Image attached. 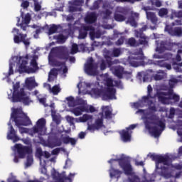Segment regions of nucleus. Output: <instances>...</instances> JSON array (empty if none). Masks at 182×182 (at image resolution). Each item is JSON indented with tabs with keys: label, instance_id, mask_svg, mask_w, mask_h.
Instances as JSON below:
<instances>
[{
	"label": "nucleus",
	"instance_id": "34",
	"mask_svg": "<svg viewBox=\"0 0 182 182\" xmlns=\"http://www.w3.org/2000/svg\"><path fill=\"white\" fill-rule=\"evenodd\" d=\"M146 18L149 21H151L152 23H157V16L153 12H146Z\"/></svg>",
	"mask_w": 182,
	"mask_h": 182
},
{
	"label": "nucleus",
	"instance_id": "8",
	"mask_svg": "<svg viewBox=\"0 0 182 182\" xmlns=\"http://www.w3.org/2000/svg\"><path fill=\"white\" fill-rule=\"evenodd\" d=\"M13 32H16L17 35H14V43H21L22 42L26 48L31 45L29 38H27L28 35L19 33V29L14 28Z\"/></svg>",
	"mask_w": 182,
	"mask_h": 182
},
{
	"label": "nucleus",
	"instance_id": "35",
	"mask_svg": "<svg viewBox=\"0 0 182 182\" xmlns=\"http://www.w3.org/2000/svg\"><path fill=\"white\" fill-rule=\"evenodd\" d=\"M156 65L161 68H166L168 70H171V64H168L166 60H158L156 61Z\"/></svg>",
	"mask_w": 182,
	"mask_h": 182
},
{
	"label": "nucleus",
	"instance_id": "42",
	"mask_svg": "<svg viewBox=\"0 0 182 182\" xmlns=\"http://www.w3.org/2000/svg\"><path fill=\"white\" fill-rule=\"evenodd\" d=\"M94 125H95V127H97V130H100V129H102V127H103V119H97Z\"/></svg>",
	"mask_w": 182,
	"mask_h": 182
},
{
	"label": "nucleus",
	"instance_id": "32",
	"mask_svg": "<svg viewBox=\"0 0 182 182\" xmlns=\"http://www.w3.org/2000/svg\"><path fill=\"white\" fill-rule=\"evenodd\" d=\"M21 18H23L22 23H25V25H29L31 22V19L32 16H31V14L27 13L26 15L23 11L21 12Z\"/></svg>",
	"mask_w": 182,
	"mask_h": 182
},
{
	"label": "nucleus",
	"instance_id": "45",
	"mask_svg": "<svg viewBox=\"0 0 182 182\" xmlns=\"http://www.w3.org/2000/svg\"><path fill=\"white\" fill-rule=\"evenodd\" d=\"M54 39H56L59 43H65L66 42V37L63 34L54 36Z\"/></svg>",
	"mask_w": 182,
	"mask_h": 182
},
{
	"label": "nucleus",
	"instance_id": "54",
	"mask_svg": "<svg viewBox=\"0 0 182 182\" xmlns=\"http://www.w3.org/2000/svg\"><path fill=\"white\" fill-rule=\"evenodd\" d=\"M92 93L95 96H102V95L103 94V91L98 88H94L92 89Z\"/></svg>",
	"mask_w": 182,
	"mask_h": 182
},
{
	"label": "nucleus",
	"instance_id": "10",
	"mask_svg": "<svg viewBox=\"0 0 182 182\" xmlns=\"http://www.w3.org/2000/svg\"><path fill=\"white\" fill-rule=\"evenodd\" d=\"M85 70L90 76L97 75V64L93 63V58H91L85 64Z\"/></svg>",
	"mask_w": 182,
	"mask_h": 182
},
{
	"label": "nucleus",
	"instance_id": "15",
	"mask_svg": "<svg viewBox=\"0 0 182 182\" xmlns=\"http://www.w3.org/2000/svg\"><path fill=\"white\" fill-rule=\"evenodd\" d=\"M166 32H168L171 36H182V27H173L166 25L165 27Z\"/></svg>",
	"mask_w": 182,
	"mask_h": 182
},
{
	"label": "nucleus",
	"instance_id": "33",
	"mask_svg": "<svg viewBox=\"0 0 182 182\" xmlns=\"http://www.w3.org/2000/svg\"><path fill=\"white\" fill-rule=\"evenodd\" d=\"M60 28V25L53 24L50 26L48 31V35H53V33H58V30Z\"/></svg>",
	"mask_w": 182,
	"mask_h": 182
},
{
	"label": "nucleus",
	"instance_id": "16",
	"mask_svg": "<svg viewBox=\"0 0 182 182\" xmlns=\"http://www.w3.org/2000/svg\"><path fill=\"white\" fill-rule=\"evenodd\" d=\"M103 100H113L116 99V89L113 87H107L106 92L102 95Z\"/></svg>",
	"mask_w": 182,
	"mask_h": 182
},
{
	"label": "nucleus",
	"instance_id": "9",
	"mask_svg": "<svg viewBox=\"0 0 182 182\" xmlns=\"http://www.w3.org/2000/svg\"><path fill=\"white\" fill-rule=\"evenodd\" d=\"M105 58L106 60H101V63L100 65V68L101 70H105L107 68H112L113 65H118V63H120V60L115 59L114 60H112V57L110 55H105Z\"/></svg>",
	"mask_w": 182,
	"mask_h": 182
},
{
	"label": "nucleus",
	"instance_id": "48",
	"mask_svg": "<svg viewBox=\"0 0 182 182\" xmlns=\"http://www.w3.org/2000/svg\"><path fill=\"white\" fill-rule=\"evenodd\" d=\"M31 65L32 66V69L34 70V73L36 72V70H39V67L38 66V63L36 62V59L33 58L31 61Z\"/></svg>",
	"mask_w": 182,
	"mask_h": 182
},
{
	"label": "nucleus",
	"instance_id": "58",
	"mask_svg": "<svg viewBox=\"0 0 182 182\" xmlns=\"http://www.w3.org/2000/svg\"><path fill=\"white\" fill-rule=\"evenodd\" d=\"M36 154L38 159H41L42 156H43V151H42V149L38 148L36 149Z\"/></svg>",
	"mask_w": 182,
	"mask_h": 182
},
{
	"label": "nucleus",
	"instance_id": "39",
	"mask_svg": "<svg viewBox=\"0 0 182 182\" xmlns=\"http://www.w3.org/2000/svg\"><path fill=\"white\" fill-rule=\"evenodd\" d=\"M158 15L160 18H166V16L168 15V9L166 8H161L159 10Z\"/></svg>",
	"mask_w": 182,
	"mask_h": 182
},
{
	"label": "nucleus",
	"instance_id": "62",
	"mask_svg": "<svg viewBox=\"0 0 182 182\" xmlns=\"http://www.w3.org/2000/svg\"><path fill=\"white\" fill-rule=\"evenodd\" d=\"M66 120L68 123H70V124H74L75 118H73L70 116H67L66 117Z\"/></svg>",
	"mask_w": 182,
	"mask_h": 182
},
{
	"label": "nucleus",
	"instance_id": "19",
	"mask_svg": "<svg viewBox=\"0 0 182 182\" xmlns=\"http://www.w3.org/2000/svg\"><path fill=\"white\" fill-rule=\"evenodd\" d=\"M153 99V97L151 95L149 96H144L141 99V103H144L145 105H147L149 106V110H151V112H157V108H156V105H153V100H150Z\"/></svg>",
	"mask_w": 182,
	"mask_h": 182
},
{
	"label": "nucleus",
	"instance_id": "57",
	"mask_svg": "<svg viewBox=\"0 0 182 182\" xmlns=\"http://www.w3.org/2000/svg\"><path fill=\"white\" fill-rule=\"evenodd\" d=\"M54 65L57 67H60V66H65L66 65V61H58V60H54L53 61Z\"/></svg>",
	"mask_w": 182,
	"mask_h": 182
},
{
	"label": "nucleus",
	"instance_id": "20",
	"mask_svg": "<svg viewBox=\"0 0 182 182\" xmlns=\"http://www.w3.org/2000/svg\"><path fill=\"white\" fill-rule=\"evenodd\" d=\"M95 28L92 26H83L79 31V39H85L87 36V32L94 31Z\"/></svg>",
	"mask_w": 182,
	"mask_h": 182
},
{
	"label": "nucleus",
	"instance_id": "41",
	"mask_svg": "<svg viewBox=\"0 0 182 182\" xmlns=\"http://www.w3.org/2000/svg\"><path fill=\"white\" fill-rule=\"evenodd\" d=\"M52 76H58V70L56 68H53L50 70L48 74V82H52L53 80V78H52Z\"/></svg>",
	"mask_w": 182,
	"mask_h": 182
},
{
	"label": "nucleus",
	"instance_id": "64",
	"mask_svg": "<svg viewBox=\"0 0 182 182\" xmlns=\"http://www.w3.org/2000/svg\"><path fill=\"white\" fill-rule=\"evenodd\" d=\"M107 87H113V80L108 78L107 80Z\"/></svg>",
	"mask_w": 182,
	"mask_h": 182
},
{
	"label": "nucleus",
	"instance_id": "30",
	"mask_svg": "<svg viewBox=\"0 0 182 182\" xmlns=\"http://www.w3.org/2000/svg\"><path fill=\"white\" fill-rule=\"evenodd\" d=\"M62 141H63V143L64 144H70L71 146H75L76 145V143H77V140L75 138H71L70 136H64L62 138Z\"/></svg>",
	"mask_w": 182,
	"mask_h": 182
},
{
	"label": "nucleus",
	"instance_id": "1",
	"mask_svg": "<svg viewBox=\"0 0 182 182\" xmlns=\"http://www.w3.org/2000/svg\"><path fill=\"white\" fill-rule=\"evenodd\" d=\"M142 120H144L145 129L149 130L154 137H160L161 132L166 129V123L160 119V117L153 111L144 112L142 116Z\"/></svg>",
	"mask_w": 182,
	"mask_h": 182
},
{
	"label": "nucleus",
	"instance_id": "40",
	"mask_svg": "<svg viewBox=\"0 0 182 182\" xmlns=\"http://www.w3.org/2000/svg\"><path fill=\"white\" fill-rule=\"evenodd\" d=\"M171 19H174V18H178V19L182 18V11H172L171 14Z\"/></svg>",
	"mask_w": 182,
	"mask_h": 182
},
{
	"label": "nucleus",
	"instance_id": "61",
	"mask_svg": "<svg viewBox=\"0 0 182 182\" xmlns=\"http://www.w3.org/2000/svg\"><path fill=\"white\" fill-rule=\"evenodd\" d=\"M87 130H90V132H93L95 130H97V128L95 127V124H92L91 125H88Z\"/></svg>",
	"mask_w": 182,
	"mask_h": 182
},
{
	"label": "nucleus",
	"instance_id": "11",
	"mask_svg": "<svg viewBox=\"0 0 182 182\" xmlns=\"http://www.w3.org/2000/svg\"><path fill=\"white\" fill-rule=\"evenodd\" d=\"M114 76L118 79H123V75L127 77L128 79L132 78V72L124 71V68L122 66H115L112 68Z\"/></svg>",
	"mask_w": 182,
	"mask_h": 182
},
{
	"label": "nucleus",
	"instance_id": "52",
	"mask_svg": "<svg viewBox=\"0 0 182 182\" xmlns=\"http://www.w3.org/2000/svg\"><path fill=\"white\" fill-rule=\"evenodd\" d=\"M77 52H79V47L77 46V44L73 43L71 48V53L75 55V53H77Z\"/></svg>",
	"mask_w": 182,
	"mask_h": 182
},
{
	"label": "nucleus",
	"instance_id": "24",
	"mask_svg": "<svg viewBox=\"0 0 182 182\" xmlns=\"http://www.w3.org/2000/svg\"><path fill=\"white\" fill-rule=\"evenodd\" d=\"M25 85L26 87L28 90H32L33 89H35V87H38V83L35 80L32 79V77H28L25 80Z\"/></svg>",
	"mask_w": 182,
	"mask_h": 182
},
{
	"label": "nucleus",
	"instance_id": "63",
	"mask_svg": "<svg viewBox=\"0 0 182 182\" xmlns=\"http://www.w3.org/2000/svg\"><path fill=\"white\" fill-rule=\"evenodd\" d=\"M178 82V80L176 78H171V80H169V85L171 87H173V86H174V83H177Z\"/></svg>",
	"mask_w": 182,
	"mask_h": 182
},
{
	"label": "nucleus",
	"instance_id": "13",
	"mask_svg": "<svg viewBox=\"0 0 182 182\" xmlns=\"http://www.w3.org/2000/svg\"><path fill=\"white\" fill-rule=\"evenodd\" d=\"M19 62L21 63L18 67L19 73H35V70L31 67L26 66L28 60L22 57H20Z\"/></svg>",
	"mask_w": 182,
	"mask_h": 182
},
{
	"label": "nucleus",
	"instance_id": "3",
	"mask_svg": "<svg viewBox=\"0 0 182 182\" xmlns=\"http://www.w3.org/2000/svg\"><path fill=\"white\" fill-rule=\"evenodd\" d=\"M162 95L164 96L160 95L159 99L164 105H173L171 100H173V103L180 102V96L175 94L171 89L168 90L167 92H162Z\"/></svg>",
	"mask_w": 182,
	"mask_h": 182
},
{
	"label": "nucleus",
	"instance_id": "31",
	"mask_svg": "<svg viewBox=\"0 0 182 182\" xmlns=\"http://www.w3.org/2000/svg\"><path fill=\"white\" fill-rule=\"evenodd\" d=\"M119 134L121 135L123 141H130V139H132V135L127 129L122 130L121 132H119Z\"/></svg>",
	"mask_w": 182,
	"mask_h": 182
},
{
	"label": "nucleus",
	"instance_id": "55",
	"mask_svg": "<svg viewBox=\"0 0 182 182\" xmlns=\"http://www.w3.org/2000/svg\"><path fill=\"white\" fill-rule=\"evenodd\" d=\"M151 5H153V6H156V8H160V6H161L162 5L161 1H160V0H151Z\"/></svg>",
	"mask_w": 182,
	"mask_h": 182
},
{
	"label": "nucleus",
	"instance_id": "36",
	"mask_svg": "<svg viewBox=\"0 0 182 182\" xmlns=\"http://www.w3.org/2000/svg\"><path fill=\"white\" fill-rule=\"evenodd\" d=\"M156 73L157 74L154 76V80H163V79H164V76H166L164 71L159 70Z\"/></svg>",
	"mask_w": 182,
	"mask_h": 182
},
{
	"label": "nucleus",
	"instance_id": "38",
	"mask_svg": "<svg viewBox=\"0 0 182 182\" xmlns=\"http://www.w3.org/2000/svg\"><path fill=\"white\" fill-rule=\"evenodd\" d=\"M127 45H129L132 48H136L139 46V43H137L136 38L131 37L127 40Z\"/></svg>",
	"mask_w": 182,
	"mask_h": 182
},
{
	"label": "nucleus",
	"instance_id": "37",
	"mask_svg": "<svg viewBox=\"0 0 182 182\" xmlns=\"http://www.w3.org/2000/svg\"><path fill=\"white\" fill-rule=\"evenodd\" d=\"M51 116L54 123H55L57 126H59V124H60V123L62 122V117H60V114H52Z\"/></svg>",
	"mask_w": 182,
	"mask_h": 182
},
{
	"label": "nucleus",
	"instance_id": "59",
	"mask_svg": "<svg viewBox=\"0 0 182 182\" xmlns=\"http://www.w3.org/2000/svg\"><path fill=\"white\" fill-rule=\"evenodd\" d=\"M21 8L23 9H28L29 8V1H23L21 4Z\"/></svg>",
	"mask_w": 182,
	"mask_h": 182
},
{
	"label": "nucleus",
	"instance_id": "27",
	"mask_svg": "<svg viewBox=\"0 0 182 182\" xmlns=\"http://www.w3.org/2000/svg\"><path fill=\"white\" fill-rule=\"evenodd\" d=\"M142 59L143 57L140 55H134L129 58V63L131 66H133V68H138V66H140L139 60H141Z\"/></svg>",
	"mask_w": 182,
	"mask_h": 182
},
{
	"label": "nucleus",
	"instance_id": "21",
	"mask_svg": "<svg viewBox=\"0 0 182 182\" xmlns=\"http://www.w3.org/2000/svg\"><path fill=\"white\" fill-rule=\"evenodd\" d=\"M9 125H10V131L7 135L9 140H13L14 143L19 141V136L16 135V131H15V129H14V127L11 124Z\"/></svg>",
	"mask_w": 182,
	"mask_h": 182
},
{
	"label": "nucleus",
	"instance_id": "12",
	"mask_svg": "<svg viewBox=\"0 0 182 182\" xmlns=\"http://www.w3.org/2000/svg\"><path fill=\"white\" fill-rule=\"evenodd\" d=\"M12 102L14 103H16L18 102H22L25 106H29L31 105V99L28 95H26V92H25V88H21V92L20 95L12 100Z\"/></svg>",
	"mask_w": 182,
	"mask_h": 182
},
{
	"label": "nucleus",
	"instance_id": "28",
	"mask_svg": "<svg viewBox=\"0 0 182 182\" xmlns=\"http://www.w3.org/2000/svg\"><path fill=\"white\" fill-rule=\"evenodd\" d=\"M23 114H25V112H23L22 108H17L13 111L11 117V119H14V122H15V120H17L19 116H23Z\"/></svg>",
	"mask_w": 182,
	"mask_h": 182
},
{
	"label": "nucleus",
	"instance_id": "4",
	"mask_svg": "<svg viewBox=\"0 0 182 182\" xmlns=\"http://www.w3.org/2000/svg\"><path fill=\"white\" fill-rule=\"evenodd\" d=\"M55 55L56 58L60 60H65V62L69 60L70 63H75L76 62V58L74 56H69V53L65 47L55 48Z\"/></svg>",
	"mask_w": 182,
	"mask_h": 182
},
{
	"label": "nucleus",
	"instance_id": "14",
	"mask_svg": "<svg viewBox=\"0 0 182 182\" xmlns=\"http://www.w3.org/2000/svg\"><path fill=\"white\" fill-rule=\"evenodd\" d=\"M16 123V126L19 127V126H29L31 124V119H29V117L26 115V114H24L21 116H19V117L14 121Z\"/></svg>",
	"mask_w": 182,
	"mask_h": 182
},
{
	"label": "nucleus",
	"instance_id": "60",
	"mask_svg": "<svg viewBox=\"0 0 182 182\" xmlns=\"http://www.w3.org/2000/svg\"><path fill=\"white\" fill-rule=\"evenodd\" d=\"M42 9V6L39 3L34 4V11L36 12H39Z\"/></svg>",
	"mask_w": 182,
	"mask_h": 182
},
{
	"label": "nucleus",
	"instance_id": "2",
	"mask_svg": "<svg viewBox=\"0 0 182 182\" xmlns=\"http://www.w3.org/2000/svg\"><path fill=\"white\" fill-rule=\"evenodd\" d=\"M117 162L119 167L122 168L124 174L127 176H132L133 174V167L132 164H130V159L127 156H122L119 159H111L108 161V163L111 164L110 168L109 170V177L111 178H120L123 172L120 170L114 168V162Z\"/></svg>",
	"mask_w": 182,
	"mask_h": 182
},
{
	"label": "nucleus",
	"instance_id": "50",
	"mask_svg": "<svg viewBox=\"0 0 182 182\" xmlns=\"http://www.w3.org/2000/svg\"><path fill=\"white\" fill-rule=\"evenodd\" d=\"M122 55V49L121 48H114L112 50V56L114 58H119V56Z\"/></svg>",
	"mask_w": 182,
	"mask_h": 182
},
{
	"label": "nucleus",
	"instance_id": "22",
	"mask_svg": "<svg viewBox=\"0 0 182 182\" xmlns=\"http://www.w3.org/2000/svg\"><path fill=\"white\" fill-rule=\"evenodd\" d=\"M136 38H139V45H144V46H149V41L147 36L144 34V33H135Z\"/></svg>",
	"mask_w": 182,
	"mask_h": 182
},
{
	"label": "nucleus",
	"instance_id": "47",
	"mask_svg": "<svg viewBox=\"0 0 182 182\" xmlns=\"http://www.w3.org/2000/svg\"><path fill=\"white\" fill-rule=\"evenodd\" d=\"M66 100H67V102H68L69 107H75V100L73 97L72 96L68 97Z\"/></svg>",
	"mask_w": 182,
	"mask_h": 182
},
{
	"label": "nucleus",
	"instance_id": "6",
	"mask_svg": "<svg viewBox=\"0 0 182 182\" xmlns=\"http://www.w3.org/2000/svg\"><path fill=\"white\" fill-rule=\"evenodd\" d=\"M129 15V9L126 7L117 6L114 13V19L117 22H124Z\"/></svg>",
	"mask_w": 182,
	"mask_h": 182
},
{
	"label": "nucleus",
	"instance_id": "7",
	"mask_svg": "<svg viewBox=\"0 0 182 182\" xmlns=\"http://www.w3.org/2000/svg\"><path fill=\"white\" fill-rule=\"evenodd\" d=\"M14 149H16L19 159H25L26 155L28 156L33 153L32 146H23L22 144H16Z\"/></svg>",
	"mask_w": 182,
	"mask_h": 182
},
{
	"label": "nucleus",
	"instance_id": "43",
	"mask_svg": "<svg viewBox=\"0 0 182 182\" xmlns=\"http://www.w3.org/2000/svg\"><path fill=\"white\" fill-rule=\"evenodd\" d=\"M92 119L93 117L92 115L85 114L82 115V117L80 118V122H81L82 123H85V122H87L88 120H92Z\"/></svg>",
	"mask_w": 182,
	"mask_h": 182
},
{
	"label": "nucleus",
	"instance_id": "53",
	"mask_svg": "<svg viewBox=\"0 0 182 182\" xmlns=\"http://www.w3.org/2000/svg\"><path fill=\"white\" fill-rule=\"evenodd\" d=\"M126 39V38H124V36H121L116 42H115V45L117 46H122V45H123V43H124V40Z\"/></svg>",
	"mask_w": 182,
	"mask_h": 182
},
{
	"label": "nucleus",
	"instance_id": "46",
	"mask_svg": "<svg viewBox=\"0 0 182 182\" xmlns=\"http://www.w3.org/2000/svg\"><path fill=\"white\" fill-rule=\"evenodd\" d=\"M75 106H88L86 105V101L82 98H77L75 100Z\"/></svg>",
	"mask_w": 182,
	"mask_h": 182
},
{
	"label": "nucleus",
	"instance_id": "44",
	"mask_svg": "<svg viewBox=\"0 0 182 182\" xmlns=\"http://www.w3.org/2000/svg\"><path fill=\"white\" fill-rule=\"evenodd\" d=\"M103 19H109L112 15V11L109 9H105L102 12Z\"/></svg>",
	"mask_w": 182,
	"mask_h": 182
},
{
	"label": "nucleus",
	"instance_id": "25",
	"mask_svg": "<svg viewBox=\"0 0 182 182\" xmlns=\"http://www.w3.org/2000/svg\"><path fill=\"white\" fill-rule=\"evenodd\" d=\"M140 14L139 13H132L131 16L128 18L127 23H129L131 26L134 28H137V22L135 18H139Z\"/></svg>",
	"mask_w": 182,
	"mask_h": 182
},
{
	"label": "nucleus",
	"instance_id": "29",
	"mask_svg": "<svg viewBox=\"0 0 182 182\" xmlns=\"http://www.w3.org/2000/svg\"><path fill=\"white\" fill-rule=\"evenodd\" d=\"M19 87H21V84L19 82H16V84L13 85L14 92L12 95V100L21 95V89L19 90Z\"/></svg>",
	"mask_w": 182,
	"mask_h": 182
},
{
	"label": "nucleus",
	"instance_id": "17",
	"mask_svg": "<svg viewBox=\"0 0 182 182\" xmlns=\"http://www.w3.org/2000/svg\"><path fill=\"white\" fill-rule=\"evenodd\" d=\"M46 126V119L45 118H41L37 121L36 126L33 127V133H42L43 130H45Z\"/></svg>",
	"mask_w": 182,
	"mask_h": 182
},
{
	"label": "nucleus",
	"instance_id": "5",
	"mask_svg": "<svg viewBox=\"0 0 182 182\" xmlns=\"http://www.w3.org/2000/svg\"><path fill=\"white\" fill-rule=\"evenodd\" d=\"M150 159H151L153 161L156 162V168L157 170L160 168L159 167V164H164V166H170L171 159L168 155L163 156L153 154L150 155Z\"/></svg>",
	"mask_w": 182,
	"mask_h": 182
},
{
	"label": "nucleus",
	"instance_id": "51",
	"mask_svg": "<svg viewBox=\"0 0 182 182\" xmlns=\"http://www.w3.org/2000/svg\"><path fill=\"white\" fill-rule=\"evenodd\" d=\"M33 163V157L31 154L28 155L26 163V167H31V166H32Z\"/></svg>",
	"mask_w": 182,
	"mask_h": 182
},
{
	"label": "nucleus",
	"instance_id": "18",
	"mask_svg": "<svg viewBox=\"0 0 182 182\" xmlns=\"http://www.w3.org/2000/svg\"><path fill=\"white\" fill-rule=\"evenodd\" d=\"M153 99V97L151 95L149 96H144L141 99V103H144L145 105H147L149 106V110H151V112H157V108H156V105H153V100H150Z\"/></svg>",
	"mask_w": 182,
	"mask_h": 182
},
{
	"label": "nucleus",
	"instance_id": "49",
	"mask_svg": "<svg viewBox=\"0 0 182 182\" xmlns=\"http://www.w3.org/2000/svg\"><path fill=\"white\" fill-rule=\"evenodd\" d=\"M60 90V87L58 85H54L52 89H50V92H53L54 95H58Z\"/></svg>",
	"mask_w": 182,
	"mask_h": 182
},
{
	"label": "nucleus",
	"instance_id": "56",
	"mask_svg": "<svg viewBox=\"0 0 182 182\" xmlns=\"http://www.w3.org/2000/svg\"><path fill=\"white\" fill-rule=\"evenodd\" d=\"M112 111H110V109H107L106 111H105V117L107 119H112Z\"/></svg>",
	"mask_w": 182,
	"mask_h": 182
},
{
	"label": "nucleus",
	"instance_id": "23",
	"mask_svg": "<svg viewBox=\"0 0 182 182\" xmlns=\"http://www.w3.org/2000/svg\"><path fill=\"white\" fill-rule=\"evenodd\" d=\"M83 112L89 113V106H80L73 109V113L75 114V116H81Z\"/></svg>",
	"mask_w": 182,
	"mask_h": 182
},
{
	"label": "nucleus",
	"instance_id": "26",
	"mask_svg": "<svg viewBox=\"0 0 182 182\" xmlns=\"http://www.w3.org/2000/svg\"><path fill=\"white\" fill-rule=\"evenodd\" d=\"M96 21H97V15H96V13L95 12L90 13L85 18V23L90 25H92V23H95Z\"/></svg>",
	"mask_w": 182,
	"mask_h": 182
}]
</instances>
